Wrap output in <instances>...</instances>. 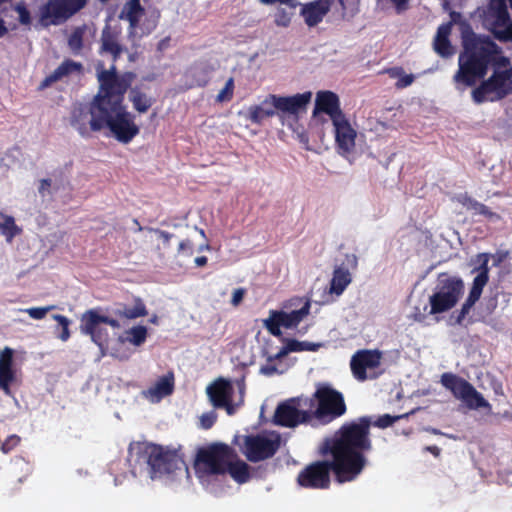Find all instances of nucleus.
I'll list each match as a JSON object with an SVG mask.
<instances>
[{"label": "nucleus", "instance_id": "obj_1", "mask_svg": "<svg viewBox=\"0 0 512 512\" xmlns=\"http://www.w3.org/2000/svg\"><path fill=\"white\" fill-rule=\"evenodd\" d=\"M371 421L366 417L346 422L318 447L319 455L331 460H317L305 466L297 476L299 486L328 489L331 472L338 483L354 481L367 465L365 454L372 450Z\"/></svg>", "mask_w": 512, "mask_h": 512}, {"label": "nucleus", "instance_id": "obj_2", "mask_svg": "<svg viewBox=\"0 0 512 512\" xmlns=\"http://www.w3.org/2000/svg\"><path fill=\"white\" fill-rule=\"evenodd\" d=\"M464 52L460 56V69L455 80L467 86L483 79L488 70L497 66L503 49L488 36L471 32L463 38Z\"/></svg>", "mask_w": 512, "mask_h": 512}, {"label": "nucleus", "instance_id": "obj_3", "mask_svg": "<svg viewBox=\"0 0 512 512\" xmlns=\"http://www.w3.org/2000/svg\"><path fill=\"white\" fill-rule=\"evenodd\" d=\"M127 461L134 470L148 469L152 479L174 474L182 468L188 470L180 449L146 441L129 445Z\"/></svg>", "mask_w": 512, "mask_h": 512}, {"label": "nucleus", "instance_id": "obj_4", "mask_svg": "<svg viewBox=\"0 0 512 512\" xmlns=\"http://www.w3.org/2000/svg\"><path fill=\"white\" fill-rule=\"evenodd\" d=\"M497 63L491 75L472 91L476 104L498 102L512 95V62L509 57L500 56Z\"/></svg>", "mask_w": 512, "mask_h": 512}, {"label": "nucleus", "instance_id": "obj_5", "mask_svg": "<svg viewBox=\"0 0 512 512\" xmlns=\"http://www.w3.org/2000/svg\"><path fill=\"white\" fill-rule=\"evenodd\" d=\"M235 450L225 443H212L197 450L193 467L199 480L225 475L227 460L235 458Z\"/></svg>", "mask_w": 512, "mask_h": 512}, {"label": "nucleus", "instance_id": "obj_6", "mask_svg": "<svg viewBox=\"0 0 512 512\" xmlns=\"http://www.w3.org/2000/svg\"><path fill=\"white\" fill-rule=\"evenodd\" d=\"M101 116L93 122V128L101 131L108 128L113 136L121 143L127 144L136 137L140 129L134 121V115L124 106L110 109L101 108Z\"/></svg>", "mask_w": 512, "mask_h": 512}, {"label": "nucleus", "instance_id": "obj_7", "mask_svg": "<svg viewBox=\"0 0 512 512\" xmlns=\"http://www.w3.org/2000/svg\"><path fill=\"white\" fill-rule=\"evenodd\" d=\"M236 385L238 388L237 397L234 394V386L228 379L219 377L209 384L206 393L213 407L225 409L228 415H234L244 404L246 389L244 379L237 380Z\"/></svg>", "mask_w": 512, "mask_h": 512}, {"label": "nucleus", "instance_id": "obj_8", "mask_svg": "<svg viewBox=\"0 0 512 512\" xmlns=\"http://www.w3.org/2000/svg\"><path fill=\"white\" fill-rule=\"evenodd\" d=\"M98 79L100 90L94 97V100L98 103L97 110L123 106L124 94L128 90L130 82L124 77L118 76L114 66L109 70L101 71Z\"/></svg>", "mask_w": 512, "mask_h": 512}, {"label": "nucleus", "instance_id": "obj_9", "mask_svg": "<svg viewBox=\"0 0 512 512\" xmlns=\"http://www.w3.org/2000/svg\"><path fill=\"white\" fill-rule=\"evenodd\" d=\"M508 1L489 0L481 14L483 26L501 42L512 41V18Z\"/></svg>", "mask_w": 512, "mask_h": 512}, {"label": "nucleus", "instance_id": "obj_10", "mask_svg": "<svg viewBox=\"0 0 512 512\" xmlns=\"http://www.w3.org/2000/svg\"><path fill=\"white\" fill-rule=\"evenodd\" d=\"M314 398L317 401L316 419L322 424H329L347 411L343 394L327 384L317 387Z\"/></svg>", "mask_w": 512, "mask_h": 512}, {"label": "nucleus", "instance_id": "obj_11", "mask_svg": "<svg viewBox=\"0 0 512 512\" xmlns=\"http://www.w3.org/2000/svg\"><path fill=\"white\" fill-rule=\"evenodd\" d=\"M87 0H48L40 7V23L44 27L60 25L78 13Z\"/></svg>", "mask_w": 512, "mask_h": 512}, {"label": "nucleus", "instance_id": "obj_12", "mask_svg": "<svg viewBox=\"0 0 512 512\" xmlns=\"http://www.w3.org/2000/svg\"><path fill=\"white\" fill-rule=\"evenodd\" d=\"M491 258V254L489 253H479L476 255V261L479 263L477 267L473 269V272H477V276L474 278L472 287L470 289L469 295L462 305L461 310L455 317V323L462 325L470 313V310L475 305V303L480 299L483 288L487 285L489 281V260Z\"/></svg>", "mask_w": 512, "mask_h": 512}, {"label": "nucleus", "instance_id": "obj_13", "mask_svg": "<svg viewBox=\"0 0 512 512\" xmlns=\"http://www.w3.org/2000/svg\"><path fill=\"white\" fill-rule=\"evenodd\" d=\"M309 312V302H306L300 309L291 312L270 310L269 317L263 320V325L271 335L280 337L282 336L281 327L285 329L296 328Z\"/></svg>", "mask_w": 512, "mask_h": 512}, {"label": "nucleus", "instance_id": "obj_14", "mask_svg": "<svg viewBox=\"0 0 512 512\" xmlns=\"http://www.w3.org/2000/svg\"><path fill=\"white\" fill-rule=\"evenodd\" d=\"M450 392L470 410H491V404L467 380L450 373Z\"/></svg>", "mask_w": 512, "mask_h": 512}, {"label": "nucleus", "instance_id": "obj_15", "mask_svg": "<svg viewBox=\"0 0 512 512\" xmlns=\"http://www.w3.org/2000/svg\"><path fill=\"white\" fill-rule=\"evenodd\" d=\"M280 447V438H268L264 435L245 437L244 454L250 462H259L271 458Z\"/></svg>", "mask_w": 512, "mask_h": 512}, {"label": "nucleus", "instance_id": "obj_16", "mask_svg": "<svg viewBox=\"0 0 512 512\" xmlns=\"http://www.w3.org/2000/svg\"><path fill=\"white\" fill-rule=\"evenodd\" d=\"M98 309L85 311L80 319V331L90 336L91 340L100 348L102 353L108 348L110 335L108 330L102 326Z\"/></svg>", "mask_w": 512, "mask_h": 512}, {"label": "nucleus", "instance_id": "obj_17", "mask_svg": "<svg viewBox=\"0 0 512 512\" xmlns=\"http://www.w3.org/2000/svg\"><path fill=\"white\" fill-rule=\"evenodd\" d=\"M382 352L378 349H362L356 351L350 360V368L354 378L358 381L368 379L367 370H373L380 366Z\"/></svg>", "mask_w": 512, "mask_h": 512}, {"label": "nucleus", "instance_id": "obj_18", "mask_svg": "<svg viewBox=\"0 0 512 512\" xmlns=\"http://www.w3.org/2000/svg\"><path fill=\"white\" fill-rule=\"evenodd\" d=\"M98 103L93 99V101L87 104H76L73 106L71 111V125L77 129V131L82 135L86 136L90 131L97 132L93 128V122L101 116V111H98L97 108Z\"/></svg>", "mask_w": 512, "mask_h": 512}, {"label": "nucleus", "instance_id": "obj_19", "mask_svg": "<svg viewBox=\"0 0 512 512\" xmlns=\"http://www.w3.org/2000/svg\"><path fill=\"white\" fill-rule=\"evenodd\" d=\"M335 133V143L341 154H349L355 149L357 137L356 130L352 127L346 115L334 119L332 122Z\"/></svg>", "mask_w": 512, "mask_h": 512}, {"label": "nucleus", "instance_id": "obj_20", "mask_svg": "<svg viewBox=\"0 0 512 512\" xmlns=\"http://www.w3.org/2000/svg\"><path fill=\"white\" fill-rule=\"evenodd\" d=\"M305 416V413H299V409L294 405V400L287 399L276 407L273 422L281 427L295 428L300 424H305Z\"/></svg>", "mask_w": 512, "mask_h": 512}, {"label": "nucleus", "instance_id": "obj_21", "mask_svg": "<svg viewBox=\"0 0 512 512\" xmlns=\"http://www.w3.org/2000/svg\"><path fill=\"white\" fill-rule=\"evenodd\" d=\"M13 357L14 351L9 347L0 352V389L6 395H11L10 386L16 380Z\"/></svg>", "mask_w": 512, "mask_h": 512}, {"label": "nucleus", "instance_id": "obj_22", "mask_svg": "<svg viewBox=\"0 0 512 512\" xmlns=\"http://www.w3.org/2000/svg\"><path fill=\"white\" fill-rule=\"evenodd\" d=\"M315 110L327 114L331 121L344 116L340 108V100L336 93L332 91H319L316 95Z\"/></svg>", "mask_w": 512, "mask_h": 512}, {"label": "nucleus", "instance_id": "obj_23", "mask_svg": "<svg viewBox=\"0 0 512 512\" xmlns=\"http://www.w3.org/2000/svg\"><path fill=\"white\" fill-rule=\"evenodd\" d=\"M83 66L80 62L65 59L51 74L46 76L39 85V90L50 87L53 83L68 78L74 73L80 74Z\"/></svg>", "mask_w": 512, "mask_h": 512}, {"label": "nucleus", "instance_id": "obj_24", "mask_svg": "<svg viewBox=\"0 0 512 512\" xmlns=\"http://www.w3.org/2000/svg\"><path fill=\"white\" fill-rule=\"evenodd\" d=\"M312 97L311 92L298 93L293 96H277L275 100L277 110L290 114H297L304 110Z\"/></svg>", "mask_w": 512, "mask_h": 512}, {"label": "nucleus", "instance_id": "obj_25", "mask_svg": "<svg viewBox=\"0 0 512 512\" xmlns=\"http://www.w3.org/2000/svg\"><path fill=\"white\" fill-rule=\"evenodd\" d=\"M174 388V374L173 372H168L166 375L161 376L144 394L153 401H160L164 397L171 395L174 392Z\"/></svg>", "mask_w": 512, "mask_h": 512}, {"label": "nucleus", "instance_id": "obj_26", "mask_svg": "<svg viewBox=\"0 0 512 512\" xmlns=\"http://www.w3.org/2000/svg\"><path fill=\"white\" fill-rule=\"evenodd\" d=\"M430 309L425 304L423 313L420 311L415 312L414 316L417 321H423L427 314H437L448 310V291L441 290L430 297Z\"/></svg>", "mask_w": 512, "mask_h": 512}, {"label": "nucleus", "instance_id": "obj_27", "mask_svg": "<svg viewBox=\"0 0 512 512\" xmlns=\"http://www.w3.org/2000/svg\"><path fill=\"white\" fill-rule=\"evenodd\" d=\"M352 276L347 268L338 266L334 269L330 281L329 293L340 296L351 283Z\"/></svg>", "mask_w": 512, "mask_h": 512}, {"label": "nucleus", "instance_id": "obj_28", "mask_svg": "<svg viewBox=\"0 0 512 512\" xmlns=\"http://www.w3.org/2000/svg\"><path fill=\"white\" fill-rule=\"evenodd\" d=\"M129 100L138 113H146L155 102V99L149 96L143 88L139 86L130 89Z\"/></svg>", "mask_w": 512, "mask_h": 512}, {"label": "nucleus", "instance_id": "obj_29", "mask_svg": "<svg viewBox=\"0 0 512 512\" xmlns=\"http://www.w3.org/2000/svg\"><path fill=\"white\" fill-rule=\"evenodd\" d=\"M233 459H229L225 465V474L229 473V475L239 484H244L250 480V467L249 465L242 461Z\"/></svg>", "mask_w": 512, "mask_h": 512}, {"label": "nucleus", "instance_id": "obj_30", "mask_svg": "<svg viewBox=\"0 0 512 512\" xmlns=\"http://www.w3.org/2000/svg\"><path fill=\"white\" fill-rule=\"evenodd\" d=\"M101 50L112 55L116 61L123 53V47L118 43L116 34L108 28L104 29L101 35Z\"/></svg>", "mask_w": 512, "mask_h": 512}, {"label": "nucleus", "instance_id": "obj_31", "mask_svg": "<svg viewBox=\"0 0 512 512\" xmlns=\"http://www.w3.org/2000/svg\"><path fill=\"white\" fill-rule=\"evenodd\" d=\"M140 0H129L124 6L122 14H125V19L129 22L130 28L135 29L140 21L141 16L144 14Z\"/></svg>", "mask_w": 512, "mask_h": 512}, {"label": "nucleus", "instance_id": "obj_32", "mask_svg": "<svg viewBox=\"0 0 512 512\" xmlns=\"http://www.w3.org/2000/svg\"><path fill=\"white\" fill-rule=\"evenodd\" d=\"M290 400H294V405L299 409V413H305V424L310 423L313 419H316L315 414V401L313 397H293Z\"/></svg>", "mask_w": 512, "mask_h": 512}, {"label": "nucleus", "instance_id": "obj_33", "mask_svg": "<svg viewBox=\"0 0 512 512\" xmlns=\"http://www.w3.org/2000/svg\"><path fill=\"white\" fill-rule=\"evenodd\" d=\"M116 314L126 319H136L144 317L148 314L145 304L141 299H136L133 306L125 305L122 309H118Z\"/></svg>", "mask_w": 512, "mask_h": 512}, {"label": "nucleus", "instance_id": "obj_34", "mask_svg": "<svg viewBox=\"0 0 512 512\" xmlns=\"http://www.w3.org/2000/svg\"><path fill=\"white\" fill-rule=\"evenodd\" d=\"M434 50L442 57H448V22L442 23L434 38Z\"/></svg>", "mask_w": 512, "mask_h": 512}, {"label": "nucleus", "instance_id": "obj_35", "mask_svg": "<svg viewBox=\"0 0 512 512\" xmlns=\"http://www.w3.org/2000/svg\"><path fill=\"white\" fill-rule=\"evenodd\" d=\"M0 230L6 237L7 242H11L15 236L22 232V229L16 225L14 218L2 212H0Z\"/></svg>", "mask_w": 512, "mask_h": 512}, {"label": "nucleus", "instance_id": "obj_36", "mask_svg": "<svg viewBox=\"0 0 512 512\" xmlns=\"http://www.w3.org/2000/svg\"><path fill=\"white\" fill-rule=\"evenodd\" d=\"M386 73L390 78L397 79V82L395 83V87L397 89L406 88L415 80V76L413 74H406L402 67L389 68L386 70Z\"/></svg>", "mask_w": 512, "mask_h": 512}, {"label": "nucleus", "instance_id": "obj_37", "mask_svg": "<svg viewBox=\"0 0 512 512\" xmlns=\"http://www.w3.org/2000/svg\"><path fill=\"white\" fill-rule=\"evenodd\" d=\"M213 70L210 66H203L200 69H191L188 73L193 78V82L188 86L192 87H205L209 82V74Z\"/></svg>", "mask_w": 512, "mask_h": 512}, {"label": "nucleus", "instance_id": "obj_38", "mask_svg": "<svg viewBox=\"0 0 512 512\" xmlns=\"http://www.w3.org/2000/svg\"><path fill=\"white\" fill-rule=\"evenodd\" d=\"M460 202H462L468 209L473 210L476 214L483 215L487 218H492L494 213L487 207L486 205L477 202L476 200L468 197L467 195H463L457 198Z\"/></svg>", "mask_w": 512, "mask_h": 512}, {"label": "nucleus", "instance_id": "obj_39", "mask_svg": "<svg viewBox=\"0 0 512 512\" xmlns=\"http://www.w3.org/2000/svg\"><path fill=\"white\" fill-rule=\"evenodd\" d=\"M85 27H76L68 38V46L73 53H79L83 48Z\"/></svg>", "mask_w": 512, "mask_h": 512}, {"label": "nucleus", "instance_id": "obj_40", "mask_svg": "<svg viewBox=\"0 0 512 512\" xmlns=\"http://www.w3.org/2000/svg\"><path fill=\"white\" fill-rule=\"evenodd\" d=\"M128 341L134 346L142 345L147 338V328L142 325L134 326L127 331Z\"/></svg>", "mask_w": 512, "mask_h": 512}, {"label": "nucleus", "instance_id": "obj_41", "mask_svg": "<svg viewBox=\"0 0 512 512\" xmlns=\"http://www.w3.org/2000/svg\"><path fill=\"white\" fill-rule=\"evenodd\" d=\"M53 319L58 323L56 329H60V332L57 334V337L61 341L66 342L70 338L69 326L71 321L66 316L61 314L53 315Z\"/></svg>", "mask_w": 512, "mask_h": 512}, {"label": "nucleus", "instance_id": "obj_42", "mask_svg": "<svg viewBox=\"0 0 512 512\" xmlns=\"http://www.w3.org/2000/svg\"><path fill=\"white\" fill-rule=\"evenodd\" d=\"M293 15L294 10L279 7L274 14V23L278 27H288L291 24Z\"/></svg>", "mask_w": 512, "mask_h": 512}, {"label": "nucleus", "instance_id": "obj_43", "mask_svg": "<svg viewBox=\"0 0 512 512\" xmlns=\"http://www.w3.org/2000/svg\"><path fill=\"white\" fill-rule=\"evenodd\" d=\"M271 117V112L260 108L259 105H253L248 108L247 119L254 124H261L264 119Z\"/></svg>", "mask_w": 512, "mask_h": 512}, {"label": "nucleus", "instance_id": "obj_44", "mask_svg": "<svg viewBox=\"0 0 512 512\" xmlns=\"http://www.w3.org/2000/svg\"><path fill=\"white\" fill-rule=\"evenodd\" d=\"M464 284L461 279H450V309H452L458 302Z\"/></svg>", "mask_w": 512, "mask_h": 512}, {"label": "nucleus", "instance_id": "obj_45", "mask_svg": "<svg viewBox=\"0 0 512 512\" xmlns=\"http://www.w3.org/2000/svg\"><path fill=\"white\" fill-rule=\"evenodd\" d=\"M234 79L230 77L226 83L225 86L219 91V93L216 96V101L219 103L223 102H229L232 100L234 95Z\"/></svg>", "mask_w": 512, "mask_h": 512}, {"label": "nucleus", "instance_id": "obj_46", "mask_svg": "<svg viewBox=\"0 0 512 512\" xmlns=\"http://www.w3.org/2000/svg\"><path fill=\"white\" fill-rule=\"evenodd\" d=\"M366 418H369L371 421L370 427L373 425L378 428L385 429L387 427L392 426L397 420L401 419L403 416H392L390 414H384L379 416L375 421L372 420L370 416H365Z\"/></svg>", "mask_w": 512, "mask_h": 512}, {"label": "nucleus", "instance_id": "obj_47", "mask_svg": "<svg viewBox=\"0 0 512 512\" xmlns=\"http://www.w3.org/2000/svg\"><path fill=\"white\" fill-rule=\"evenodd\" d=\"M289 349L291 352H301V351H316L319 347V344L307 342V341H298L295 339H288Z\"/></svg>", "mask_w": 512, "mask_h": 512}, {"label": "nucleus", "instance_id": "obj_48", "mask_svg": "<svg viewBox=\"0 0 512 512\" xmlns=\"http://www.w3.org/2000/svg\"><path fill=\"white\" fill-rule=\"evenodd\" d=\"M13 9L18 13V21L20 24L29 26L31 25V14L30 11L27 9L24 2L17 3Z\"/></svg>", "mask_w": 512, "mask_h": 512}, {"label": "nucleus", "instance_id": "obj_49", "mask_svg": "<svg viewBox=\"0 0 512 512\" xmlns=\"http://www.w3.org/2000/svg\"><path fill=\"white\" fill-rule=\"evenodd\" d=\"M53 308V306L48 307H31L25 310V312L33 319L35 320H41L43 319L48 311H50Z\"/></svg>", "mask_w": 512, "mask_h": 512}, {"label": "nucleus", "instance_id": "obj_50", "mask_svg": "<svg viewBox=\"0 0 512 512\" xmlns=\"http://www.w3.org/2000/svg\"><path fill=\"white\" fill-rule=\"evenodd\" d=\"M21 439L18 435H10L8 436L5 441L1 445V450L4 453H9L12 451L15 447H17L20 443Z\"/></svg>", "mask_w": 512, "mask_h": 512}, {"label": "nucleus", "instance_id": "obj_51", "mask_svg": "<svg viewBox=\"0 0 512 512\" xmlns=\"http://www.w3.org/2000/svg\"><path fill=\"white\" fill-rule=\"evenodd\" d=\"M275 98H277V95L270 94L259 105L260 108L271 112V117L275 115V110H277V106H276L277 100H275Z\"/></svg>", "mask_w": 512, "mask_h": 512}, {"label": "nucleus", "instance_id": "obj_52", "mask_svg": "<svg viewBox=\"0 0 512 512\" xmlns=\"http://www.w3.org/2000/svg\"><path fill=\"white\" fill-rule=\"evenodd\" d=\"M217 420V415L215 412L204 413L200 417V426L201 428L208 430L212 428Z\"/></svg>", "mask_w": 512, "mask_h": 512}, {"label": "nucleus", "instance_id": "obj_53", "mask_svg": "<svg viewBox=\"0 0 512 512\" xmlns=\"http://www.w3.org/2000/svg\"><path fill=\"white\" fill-rule=\"evenodd\" d=\"M259 1L265 5H271V4H275V3L285 4L291 10H295L297 8V6L299 5V2L297 0H259Z\"/></svg>", "mask_w": 512, "mask_h": 512}, {"label": "nucleus", "instance_id": "obj_54", "mask_svg": "<svg viewBox=\"0 0 512 512\" xmlns=\"http://www.w3.org/2000/svg\"><path fill=\"white\" fill-rule=\"evenodd\" d=\"M178 252L191 256L193 254V243L189 240H182L179 243Z\"/></svg>", "mask_w": 512, "mask_h": 512}, {"label": "nucleus", "instance_id": "obj_55", "mask_svg": "<svg viewBox=\"0 0 512 512\" xmlns=\"http://www.w3.org/2000/svg\"><path fill=\"white\" fill-rule=\"evenodd\" d=\"M508 254V251H497L496 254L491 255V257L493 258V265L495 267L500 266L506 260Z\"/></svg>", "mask_w": 512, "mask_h": 512}, {"label": "nucleus", "instance_id": "obj_56", "mask_svg": "<svg viewBox=\"0 0 512 512\" xmlns=\"http://www.w3.org/2000/svg\"><path fill=\"white\" fill-rule=\"evenodd\" d=\"M290 352H291V350L289 349V343L287 342L286 345L283 346L275 355L270 356L268 358V361L272 362L274 360H280L283 357H285L286 355H288Z\"/></svg>", "mask_w": 512, "mask_h": 512}, {"label": "nucleus", "instance_id": "obj_57", "mask_svg": "<svg viewBox=\"0 0 512 512\" xmlns=\"http://www.w3.org/2000/svg\"><path fill=\"white\" fill-rule=\"evenodd\" d=\"M244 295L245 290L243 288L235 289L231 299L232 305L238 306L242 302Z\"/></svg>", "mask_w": 512, "mask_h": 512}, {"label": "nucleus", "instance_id": "obj_58", "mask_svg": "<svg viewBox=\"0 0 512 512\" xmlns=\"http://www.w3.org/2000/svg\"><path fill=\"white\" fill-rule=\"evenodd\" d=\"M396 9L397 13H402L408 9L410 0H389Z\"/></svg>", "mask_w": 512, "mask_h": 512}, {"label": "nucleus", "instance_id": "obj_59", "mask_svg": "<svg viewBox=\"0 0 512 512\" xmlns=\"http://www.w3.org/2000/svg\"><path fill=\"white\" fill-rule=\"evenodd\" d=\"M153 232H155L160 239H162L163 243L165 245H169L171 238L173 235L167 231L160 230V229H151Z\"/></svg>", "mask_w": 512, "mask_h": 512}, {"label": "nucleus", "instance_id": "obj_60", "mask_svg": "<svg viewBox=\"0 0 512 512\" xmlns=\"http://www.w3.org/2000/svg\"><path fill=\"white\" fill-rule=\"evenodd\" d=\"M100 320H101V322L103 324L109 325V326H111L114 329H119L120 328L119 321L114 319V318H111V317H108V316L100 314Z\"/></svg>", "mask_w": 512, "mask_h": 512}, {"label": "nucleus", "instance_id": "obj_61", "mask_svg": "<svg viewBox=\"0 0 512 512\" xmlns=\"http://www.w3.org/2000/svg\"><path fill=\"white\" fill-rule=\"evenodd\" d=\"M260 371L264 375L271 376L277 372V368L274 364L267 363L261 367Z\"/></svg>", "mask_w": 512, "mask_h": 512}, {"label": "nucleus", "instance_id": "obj_62", "mask_svg": "<svg viewBox=\"0 0 512 512\" xmlns=\"http://www.w3.org/2000/svg\"><path fill=\"white\" fill-rule=\"evenodd\" d=\"M51 184H52L51 179H48V178L42 179L40 181L39 192L43 193L45 190L50 188Z\"/></svg>", "mask_w": 512, "mask_h": 512}, {"label": "nucleus", "instance_id": "obj_63", "mask_svg": "<svg viewBox=\"0 0 512 512\" xmlns=\"http://www.w3.org/2000/svg\"><path fill=\"white\" fill-rule=\"evenodd\" d=\"M424 450L430 452L435 457H438L441 453V449L436 445L426 446Z\"/></svg>", "mask_w": 512, "mask_h": 512}, {"label": "nucleus", "instance_id": "obj_64", "mask_svg": "<svg viewBox=\"0 0 512 512\" xmlns=\"http://www.w3.org/2000/svg\"><path fill=\"white\" fill-rule=\"evenodd\" d=\"M497 307V298L491 297L487 300V308L492 312Z\"/></svg>", "mask_w": 512, "mask_h": 512}]
</instances>
